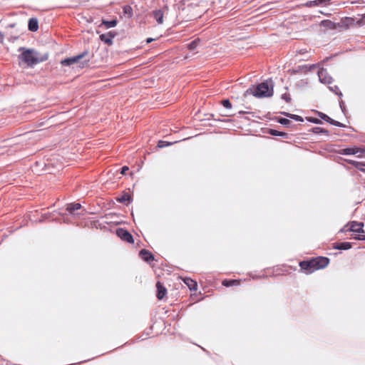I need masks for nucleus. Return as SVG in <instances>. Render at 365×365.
<instances>
[{"mask_svg": "<svg viewBox=\"0 0 365 365\" xmlns=\"http://www.w3.org/2000/svg\"><path fill=\"white\" fill-rule=\"evenodd\" d=\"M289 117L297 120V121L303 122V118L299 115L290 114Z\"/></svg>", "mask_w": 365, "mask_h": 365, "instance_id": "obj_26", "label": "nucleus"}, {"mask_svg": "<svg viewBox=\"0 0 365 365\" xmlns=\"http://www.w3.org/2000/svg\"><path fill=\"white\" fill-rule=\"evenodd\" d=\"M329 89L337 95H341V93L339 92V88L336 86H334V87H329Z\"/></svg>", "mask_w": 365, "mask_h": 365, "instance_id": "obj_28", "label": "nucleus"}, {"mask_svg": "<svg viewBox=\"0 0 365 365\" xmlns=\"http://www.w3.org/2000/svg\"><path fill=\"white\" fill-rule=\"evenodd\" d=\"M156 287L158 289L157 297L158 299H162L167 292L166 289L161 284L160 282H157Z\"/></svg>", "mask_w": 365, "mask_h": 365, "instance_id": "obj_15", "label": "nucleus"}, {"mask_svg": "<svg viewBox=\"0 0 365 365\" xmlns=\"http://www.w3.org/2000/svg\"><path fill=\"white\" fill-rule=\"evenodd\" d=\"M334 125H336V126H339V127H341L342 126V124L338 121H336L334 122Z\"/></svg>", "mask_w": 365, "mask_h": 365, "instance_id": "obj_35", "label": "nucleus"}, {"mask_svg": "<svg viewBox=\"0 0 365 365\" xmlns=\"http://www.w3.org/2000/svg\"><path fill=\"white\" fill-rule=\"evenodd\" d=\"M222 106L226 108H231L232 107V105H231V103L230 102L229 100L226 99V100H223L222 101Z\"/></svg>", "mask_w": 365, "mask_h": 365, "instance_id": "obj_25", "label": "nucleus"}, {"mask_svg": "<svg viewBox=\"0 0 365 365\" xmlns=\"http://www.w3.org/2000/svg\"><path fill=\"white\" fill-rule=\"evenodd\" d=\"M318 121H319L318 120H313L314 123H317Z\"/></svg>", "mask_w": 365, "mask_h": 365, "instance_id": "obj_43", "label": "nucleus"}, {"mask_svg": "<svg viewBox=\"0 0 365 365\" xmlns=\"http://www.w3.org/2000/svg\"><path fill=\"white\" fill-rule=\"evenodd\" d=\"M362 149L364 150V148H362ZM364 150H365V148H364Z\"/></svg>", "mask_w": 365, "mask_h": 365, "instance_id": "obj_46", "label": "nucleus"}, {"mask_svg": "<svg viewBox=\"0 0 365 365\" xmlns=\"http://www.w3.org/2000/svg\"><path fill=\"white\" fill-rule=\"evenodd\" d=\"M284 99H286V101H289V100H288V98H287V97H284Z\"/></svg>", "mask_w": 365, "mask_h": 365, "instance_id": "obj_40", "label": "nucleus"}, {"mask_svg": "<svg viewBox=\"0 0 365 365\" xmlns=\"http://www.w3.org/2000/svg\"><path fill=\"white\" fill-rule=\"evenodd\" d=\"M23 56V53L19 55V58H21Z\"/></svg>", "mask_w": 365, "mask_h": 365, "instance_id": "obj_39", "label": "nucleus"}, {"mask_svg": "<svg viewBox=\"0 0 365 365\" xmlns=\"http://www.w3.org/2000/svg\"><path fill=\"white\" fill-rule=\"evenodd\" d=\"M140 257L145 262H150L154 259L153 255L146 250H142L140 252Z\"/></svg>", "mask_w": 365, "mask_h": 365, "instance_id": "obj_12", "label": "nucleus"}, {"mask_svg": "<svg viewBox=\"0 0 365 365\" xmlns=\"http://www.w3.org/2000/svg\"><path fill=\"white\" fill-rule=\"evenodd\" d=\"M354 240H364V235H358V236H355V237H354Z\"/></svg>", "mask_w": 365, "mask_h": 365, "instance_id": "obj_31", "label": "nucleus"}, {"mask_svg": "<svg viewBox=\"0 0 365 365\" xmlns=\"http://www.w3.org/2000/svg\"><path fill=\"white\" fill-rule=\"evenodd\" d=\"M349 163L353 165L358 170L365 172V163L361 162H357L354 160H349Z\"/></svg>", "mask_w": 365, "mask_h": 365, "instance_id": "obj_16", "label": "nucleus"}, {"mask_svg": "<svg viewBox=\"0 0 365 365\" xmlns=\"http://www.w3.org/2000/svg\"><path fill=\"white\" fill-rule=\"evenodd\" d=\"M114 37L115 34L113 31H109L107 34H103L100 36L101 40L108 45H111L113 43V38Z\"/></svg>", "mask_w": 365, "mask_h": 365, "instance_id": "obj_8", "label": "nucleus"}, {"mask_svg": "<svg viewBox=\"0 0 365 365\" xmlns=\"http://www.w3.org/2000/svg\"><path fill=\"white\" fill-rule=\"evenodd\" d=\"M363 16V18L364 19V18H365V14H363V16Z\"/></svg>", "mask_w": 365, "mask_h": 365, "instance_id": "obj_44", "label": "nucleus"}, {"mask_svg": "<svg viewBox=\"0 0 365 365\" xmlns=\"http://www.w3.org/2000/svg\"><path fill=\"white\" fill-rule=\"evenodd\" d=\"M334 122L335 120L331 118V121H329V123H331V125H334Z\"/></svg>", "mask_w": 365, "mask_h": 365, "instance_id": "obj_38", "label": "nucleus"}, {"mask_svg": "<svg viewBox=\"0 0 365 365\" xmlns=\"http://www.w3.org/2000/svg\"><path fill=\"white\" fill-rule=\"evenodd\" d=\"M153 41V38H147L146 42L148 43L152 42Z\"/></svg>", "mask_w": 365, "mask_h": 365, "instance_id": "obj_37", "label": "nucleus"}, {"mask_svg": "<svg viewBox=\"0 0 365 365\" xmlns=\"http://www.w3.org/2000/svg\"><path fill=\"white\" fill-rule=\"evenodd\" d=\"M167 144H165V142H164V141H159V143H158V146L159 147H163V146H165Z\"/></svg>", "mask_w": 365, "mask_h": 365, "instance_id": "obj_34", "label": "nucleus"}, {"mask_svg": "<svg viewBox=\"0 0 365 365\" xmlns=\"http://www.w3.org/2000/svg\"><path fill=\"white\" fill-rule=\"evenodd\" d=\"M248 94H252L257 98L270 97L273 95V88H270L267 82H263L256 87L247 89L245 95Z\"/></svg>", "mask_w": 365, "mask_h": 365, "instance_id": "obj_2", "label": "nucleus"}, {"mask_svg": "<svg viewBox=\"0 0 365 365\" xmlns=\"http://www.w3.org/2000/svg\"><path fill=\"white\" fill-rule=\"evenodd\" d=\"M117 24L116 20H111V21H106L103 20L102 25L105 26L106 29H110L115 27Z\"/></svg>", "mask_w": 365, "mask_h": 365, "instance_id": "obj_19", "label": "nucleus"}, {"mask_svg": "<svg viewBox=\"0 0 365 365\" xmlns=\"http://www.w3.org/2000/svg\"><path fill=\"white\" fill-rule=\"evenodd\" d=\"M81 207V205L79 203L70 204L68 205L66 210L70 213H73L76 210H78Z\"/></svg>", "mask_w": 365, "mask_h": 365, "instance_id": "obj_18", "label": "nucleus"}, {"mask_svg": "<svg viewBox=\"0 0 365 365\" xmlns=\"http://www.w3.org/2000/svg\"><path fill=\"white\" fill-rule=\"evenodd\" d=\"M279 123H281L282 125H289V123H290V120L289 119H287V118H280L279 120Z\"/></svg>", "mask_w": 365, "mask_h": 365, "instance_id": "obj_27", "label": "nucleus"}, {"mask_svg": "<svg viewBox=\"0 0 365 365\" xmlns=\"http://www.w3.org/2000/svg\"><path fill=\"white\" fill-rule=\"evenodd\" d=\"M320 117H321L323 120H326V121H327V122L331 121V118H330V117H329L328 115H327L326 114L322 113V114L320 115Z\"/></svg>", "mask_w": 365, "mask_h": 365, "instance_id": "obj_29", "label": "nucleus"}, {"mask_svg": "<svg viewBox=\"0 0 365 365\" xmlns=\"http://www.w3.org/2000/svg\"><path fill=\"white\" fill-rule=\"evenodd\" d=\"M363 227V222H352L349 230L354 232L364 233V230Z\"/></svg>", "mask_w": 365, "mask_h": 365, "instance_id": "obj_10", "label": "nucleus"}, {"mask_svg": "<svg viewBox=\"0 0 365 365\" xmlns=\"http://www.w3.org/2000/svg\"><path fill=\"white\" fill-rule=\"evenodd\" d=\"M168 6L165 5L162 9L153 11V16L155 18L158 24H162L163 23L164 14L168 12Z\"/></svg>", "mask_w": 365, "mask_h": 365, "instance_id": "obj_5", "label": "nucleus"}, {"mask_svg": "<svg viewBox=\"0 0 365 365\" xmlns=\"http://www.w3.org/2000/svg\"><path fill=\"white\" fill-rule=\"evenodd\" d=\"M329 260L328 258L323 257H317V258H314V259H312V263L313 267H314V269H315V270L327 267L329 264Z\"/></svg>", "mask_w": 365, "mask_h": 365, "instance_id": "obj_4", "label": "nucleus"}, {"mask_svg": "<svg viewBox=\"0 0 365 365\" xmlns=\"http://www.w3.org/2000/svg\"><path fill=\"white\" fill-rule=\"evenodd\" d=\"M364 240H365V235H364Z\"/></svg>", "mask_w": 365, "mask_h": 365, "instance_id": "obj_45", "label": "nucleus"}, {"mask_svg": "<svg viewBox=\"0 0 365 365\" xmlns=\"http://www.w3.org/2000/svg\"><path fill=\"white\" fill-rule=\"evenodd\" d=\"M83 56V54H81L74 57L66 58L63 61H61V64L63 66H70L73 63H75L78 62L81 58H82Z\"/></svg>", "mask_w": 365, "mask_h": 365, "instance_id": "obj_11", "label": "nucleus"}, {"mask_svg": "<svg viewBox=\"0 0 365 365\" xmlns=\"http://www.w3.org/2000/svg\"><path fill=\"white\" fill-rule=\"evenodd\" d=\"M116 232L118 236L123 241L129 243H133V236L127 230L124 229H118Z\"/></svg>", "mask_w": 365, "mask_h": 365, "instance_id": "obj_6", "label": "nucleus"}, {"mask_svg": "<svg viewBox=\"0 0 365 365\" xmlns=\"http://www.w3.org/2000/svg\"><path fill=\"white\" fill-rule=\"evenodd\" d=\"M365 153V150L362 148H358L356 146H354L352 148H346L339 150V153L341 155H357V157L361 158L363 156V153Z\"/></svg>", "mask_w": 365, "mask_h": 365, "instance_id": "obj_3", "label": "nucleus"}, {"mask_svg": "<svg viewBox=\"0 0 365 365\" xmlns=\"http://www.w3.org/2000/svg\"><path fill=\"white\" fill-rule=\"evenodd\" d=\"M320 26L324 27L325 30H333L336 28V24L330 20H323L320 23Z\"/></svg>", "mask_w": 365, "mask_h": 365, "instance_id": "obj_14", "label": "nucleus"}, {"mask_svg": "<svg viewBox=\"0 0 365 365\" xmlns=\"http://www.w3.org/2000/svg\"><path fill=\"white\" fill-rule=\"evenodd\" d=\"M351 247V245L350 242H348L339 243V245L336 247V248L339 250H349Z\"/></svg>", "mask_w": 365, "mask_h": 365, "instance_id": "obj_23", "label": "nucleus"}, {"mask_svg": "<svg viewBox=\"0 0 365 365\" xmlns=\"http://www.w3.org/2000/svg\"><path fill=\"white\" fill-rule=\"evenodd\" d=\"M130 200V195L128 193H124L121 196L118 197L117 198V200L120 202L125 203L127 202H129Z\"/></svg>", "mask_w": 365, "mask_h": 365, "instance_id": "obj_20", "label": "nucleus"}, {"mask_svg": "<svg viewBox=\"0 0 365 365\" xmlns=\"http://www.w3.org/2000/svg\"><path fill=\"white\" fill-rule=\"evenodd\" d=\"M235 281H230L229 282H223V284L225 285V286H229V285H231L232 284H235Z\"/></svg>", "mask_w": 365, "mask_h": 365, "instance_id": "obj_33", "label": "nucleus"}, {"mask_svg": "<svg viewBox=\"0 0 365 365\" xmlns=\"http://www.w3.org/2000/svg\"><path fill=\"white\" fill-rule=\"evenodd\" d=\"M28 29L32 32H35L38 29V21L36 18H31L28 22Z\"/></svg>", "mask_w": 365, "mask_h": 365, "instance_id": "obj_13", "label": "nucleus"}, {"mask_svg": "<svg viewBox=\"0 0 365 365\" xmlns=\"http://www.w3.org/2000/svg\"><path fill=\"white\" fill-rule=\"evenodd\" d=\"M128 167L123 166L121 169V174H125L127 170H128Z\"/></svg>", "mask_w": 365, "mask_h": 365, "instance_id": "obj_32", "label": "nucleus"}, {"mask_svg": "<svg viewBox=\"0 0 365 365\" xmlns=\"http://www.w3.org/2000/svg\"><path fill=\"white\" fill-rule=\"evenodd\" d=\"M284 99H286V101H289V100H288V98H287V97H284Z\"/></svg>", "mask_w": 365, "mask_h": 365, "instance_id": "obj_42", "label": "nucleus"}, {"mask_svg": "<svg viewBox=\"0 0 365 365\" xmlns=\"http://www.w3.org/2000/svg\"><path fill=\"white\" fill-rule=\"evenodd\" d=\"M48 58L47 53H40L34 49H24V63L33 67L36 64L46 61Z\"/></svg>", "mask_w": 365, "mask_h": 365, "instance_id": "obj_1", "label": "nucleus"}, {"mask_svg": "<svg viewBox=\"0 0 365 365\" xmlns=\"http://www.w3.org/2000/svg\"><path fill=\"white\" fill-rule=\"evenodd\" d=\"M327 1H328L327 0H314V1H309L307 4V5L309 6H319V5L324 4Z\"/></svg>", "mask_w": 365, "mask_h": 365, "instance_id": "obj_22", "label": "nucleus"}, {"mask_svg": "<svg viewBox=\"0 0 365 365\" xmlns=\"http://www.w3.org/2000/svg\"><path fill=\"white\" fill-rule=\"evenodd\" d=\"M299 265L302 269L304 270L306 273H312L315 270L313 267L312 260L301 262Z\"/></svg>", "mask_w": 365, "mask_h": 365, "instance_id": "obj_9", "label": "nucleus"}, {"mask_svg": "<svg viewBox=\"0 0 365 365\" xmlns=\"http://www.w3.org/2000/svg\"><path fill=\"white\" fill-rule=\"evenodd\" d=\"M198 41H193L191 43H190L187 46L188 48L190 50H194L197 46Z\"/></svg>", "mask_w": 365, "mask_h": 365, "instance_id": "obj_24", "label": "nucleus"}, {"mask_svg": "<svg viewBox=\"0 0 365 365\" xmlns=\"http://www.w3.org/2000/svg\"><path fill=\"white\" fill-rule=\"evenodd\" d=\"M319 81L324 84H330L332 82V78L329 75L327 70L322 68L318 72Z\"/></svg>", "mask_w": 365, "mask_h": 365, "instance_id": "obj_7", "label": "nucleus"}, {"mask_svg": "<svg viewBox=\"0 0 365 365\" xmlns=\"http://www.w3.org/2000/svg\"><path fill=\"white\" fill-rule=\"evenodd\" d=\"M284 99H286V101H289V100H288V98H287V97H284Z\"/></svg>", "mask_w": 365, "mask_h": 365, "instance_id": "obj_41", "label": "nucleus"}, {"mask_svg": "<svg viewBox=\"0 0 365 365\" xmlns=\"http://www.w3.org/2000/svg\"><path fill=\"white\" fill-rule=\"evenodd\" d=\"M4 41V36L3 34L0 32V43H2Z\"/></svg>", "mask_w": 365, "mask_h": 365, "instance_id": "obj_36", "label": "nucleus"}, {"mask_svg": "<svg viewBox=\"0 0 365 365\" xmlns=\"http://www.w3.org/2000/svg\"><path fill=\"white\" fill-rule=\"evenodd\" d=\"M123 14L128 18H130L133 16V9L130 6H125L123 7Z\"/></svg>", "mask_w": 365, "mask_h": 365, "instance_id": "obj_21", "label": "nucleus"}, {"mask_svg": "<svg viewBox=\"0 0 365 365\" xmlns=\"http://www.w3.org/2000/svg\"><path fill=\"white\" fill-rule=\"evenodd\" d=\"M185 283L188 286L190 290H196L197 289V283L194 280L186 278L184 280Z\"/></svg>", "mask_w": 365, "mask_h": 365, "instance_id": "obj_17", "label": "nucleus"}, {"mask_svg": "<svg viewBox=\"0 0 365 365\" xmlns=\"http://www.w3.org/2000/svg\"><path fill=\"white\" fill-rule=\"evenodd\" d=\"M270 133L273 135H284L281 132L277 131L276 130H271Z\"/></svg>", "mask_w": 365, "mask_h": 365, "instance_id": "obj_30", "label": "nucleus"}]
</instances>
